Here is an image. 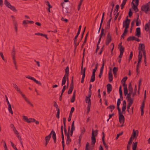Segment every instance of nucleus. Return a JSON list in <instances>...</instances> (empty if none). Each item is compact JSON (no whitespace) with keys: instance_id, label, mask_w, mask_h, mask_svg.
I'll return each mask as SVG.
<instances>
[{"instance_id":"1","label":"nucleus","mask_w":150,"mask_h":150,"mask_svg":"<svg viewBox=\"0 0 150 150\" xmlns=\"http://www.w3.org/2000/svg\"><path fill=\"white\" fill-rule=\"evenodd\" d=\"M98 134V131L96 130L94 131L93 129H92V137H91V144L94 145L96 142L95 136H96Z\"/></svg>"},{"instance_id":"2","label":"nucleus","mask_w":150,"mask_h":150,"mask_svg":"<svg viewBox=\"0 0 150 150\" xmlns=\"http://www.w3.org/2000/svg\"><path fill=\"white\" fill-rule=\"evenodd\" d=\"M23 120L28 123L35 122L36 124H38V121H36L34 119L31 118L28 119L27 116H23Z\"/></svg>"},{"instance_id":"3","label":"nucleus","mask_w":150,"mask_h":150,"mask_svg":"<svg viewBox=\"0 0 150 150\" xmlns=\"http://www.w3.org/2000/svg\"><path fill=\"white\" fill-rule=\"evenodd\" d=\"M118 114L119 115V121L120 123L122 124H123L125 121L124 117L122 114V112H121V111H118Z\"/></svg>"},{"instance_id":"4","label":"nucleus","mask_w":150,"mask_h":150,"mask_svg":"<svg viewBox=\"0 0 150 150\" xmlns=\"http://www.w3.org/2000/svg\"><path fill=\"white\" fill-rule=\"evenodd\" d=\"M142 11H144L146 13H148V11L150 10V8L147 4L143 5L141 7Z\"/></svg>"},{"instance_id":"5","label":"nucleus","mask_w":150,"mask_h":150,"mask_svg":"<svg viewBox=\"0 0 150 150\" xmlns=\"http://www.w3.org/2000/svg\"><path fill=\"white\" fill-rule=\"evenodd\" d=\"M130 20L128 19H127L126 20L124 21L123 23V27L126 28H128Z\"/></svg>"},{"instance_id":"6","label":"nucleus","mask_w":150,"mask_h":150,"mask_svg":"<svg viewBox=\"0 0 150 150\" xmlns=\"http://www.w3.org/2000/svg\"><path fill=\"white\" fill-rule=\"evenodd\" d=\"M133 92H129V93H127V96L126 97V99H127V101H133L134 98L131 97V95Z\"/></svg>"},{"instance_id":"7","label":"nucleus","mask_w":150,"mask_h":150,"mask_svg":"<svg viewBox=\"0 0 150 150\" xmlns=\"http://www.w3.org/2000/svg\"><path fill=\"white\" fill-rule=\"evenodd\" d=\"M112 38L111 37L110 33H108V34L106 40L105 42V44L106 45H108L111 42Z\"/></svg>"},{"instance_id":"8","label":"nucleus","mask_w":150,"mask_h":150,"mask_svg":"<svg viewBox=\"0 0 150 150\" xmlns=\"http://www.w3.org/2000/svg\"><path fill=\"white\" fill-rule=\"evenodd\" d=\"M145 46L143 44H139V52L140 51L141 52L142 51V52H145V50L144 49Z\"/></svg>"},{"instance_id":"9","label":"nucleus","mask_w":150,"mask_h":150,"mask_svg":"<svg viewBox=\"0 0 150 150\" xmlns=\"http://www.w3.org/2000/svg\"><path fill=\"white\" fill-rule=\"evenodd\" d=\"M126 103L125 100H124L123 102L122 107V113L123 114L125 113V110L126 109Z\"/></svg>"},{"instance_id":"10","label":"nucleus","mask_w":150,"mask_h":150,"mask_svg":"<svg viewBox=\"0 0 150 150\" xmlns=\"http://www.w3.org/2000/svg\"><path fill=\"white\" fill-rule=\"evenodd\" d=\"M67 79V81H68V77L67 76H64L62 80L61 84L62 86H63L65 84Z\"/></svg>"},{"instance_id":"11","label":"nucleus","mask_w":150,"mask_h":150,"mask_svg":"<svg viewBox=\"0 0 150 150\" xmlns=\"http://www.w3.org/2000/svg\"><path fill=\"white\" fill-rule=\"evenodd\" d=\"M139 54L138 56V62L137 64H140L141 61L142 54V52H141L140 51H139Z\"/></svg>"},{"instance_id":"12","label":"nucleus","mask_w":150,"mask_h":150,"mask_svg":"<svg viewBox=\"0 0 150 150\" xmlns=\"http://www.w3.org/2000/svg\"><path fill=\"white\" fill-rule=\"evenodd\" d=\"M141 34L140 29V28H137L136 29V33L135 35L139 37L140 36Z\"/></svg>"},{"instance_id":"13","label":"nucleus","mask_w":150,"mask_h":150,"mask_svg":"<svg viewBox=\"0 0 150 150\" xmlns=\"http://www.w3.org/2000/svg\"><path fill=\"white\" fill-rule=\"evenodd\" d=\"M108 78L110 82H111L112 80V74L111 71H110L108 74Z\"/></svg>"},{"instance_id":"14","label":"nucleus","mask_w":150,"mask_h":150,"mask_svg":"<svg viewBox=\"0 0 150 150\" xmlns=\"http://www.w3.org/2000/svg\"><path fill=\"white\" fill-rule=\"evenodd\" d=\"M107 92L108 93H109L110 92L112 91V87L110 84H108L107 85Z\"/></svg>"},{"instance_id":"15","label":"nucleus","mask_w":150,"mask_h":150,"mask_svg":"<svg viewBox=\"0 0 150 150\" xmlns=\"http://www.w3.org/2000/svg\"><path fill=\"white\" fill-rule=\"evenodd\" d=\"M51 133V134L52 133V137L53 138L54 141V142L55 143L56 142V134L53 131H52L50 133Z\"/></svg>"},{"instance_id":"16","label":"nucleus","mask_w":150,"mask_h":150,"mask_svg":"<svg viewBox=\"0 0 150 150\" xmlns=\"http://www.w3.org/2000/svg\"><path fill=\"white\" fill-rule=\"evenodd\" d=\"M118 71V69L117 67H114L113 69V72L114 75L115 77L117 76V72Z\"/></svg>"},{"instance_id":"17","label":"nucleus","mask_w":150,"mask_h":150,"mask_svg":"<svg viewBox=\"0 0 150 150\" xmlns=\"http://www.w3.org/2000/svg\"><path fill=\"white\" fill-rule=\"evenodd\" d=\"M67 139L66 142L67 144H69L71 142V139L70 138L69 134H67Z\"/></svg>"},{"instance_id":"18","label":"nucleus","mask_w":150,"mask_h":150,"mask_svg":"<svg viewBox=\"0 0 150 150\" xmlns=\"http://www.w3.org/2000/svg\"><path fill=\"white\" fill-rule=\"evenodd\" d=\"M120 99H118L117 100V109H118V111H121V110L120 108Z\"/></svg>"},{"instance_id":"19","label":"nucleus","mask_w":150,"mask_h":150,"mask_svg":"<svg viewBox=\"0 0 150 150\" xmlns=\"http://www.w3.org/2000/svg\"><path fill=\"white\" fill-rule=\"evenodd\" d=\"M16 135V137H17L18 139L19 140L22 146V147H23V141L22 139H21V136L19 135V134Z\"/></svg>"},{"instance_id":"20","label":"nucleus","mask_w":150,"mask_h":150,"mask_svg":"<svg viewBox=\"0 0 150 150\" xmlns=\"http://www.w3.org/2000/svg\"><path fill=\"white\" fill-rule=\"evenodd\" d=\"M85 129L84 127H83L82 129L81 130V133L80 136L79 137V139L80 140L81 139L82 136L83 134L85 132Z\"/></svg>"},{"instance_id":"21","label":"nucleus","mask_w":150,"mask_h":150,"mask_svg":"<svg viewBox=\"0 0 150 150\" xmlns=\"http://www.w3.org/2000/svg\"><path fill=\"white\" fill-rule=\"evenodd\" d=\"M111 19H112V18H110V19L107 22V25L105 28V29L106 30H107V29H108L110 27V23L111 21Z\"/></svg>"},{"instance_id":"22","label":"nucleus","mask_w":150,"mask_h":150,"mask_svg":"<svg viewBox=\"0 0 150 150\" xmlns=\"http://www.w3.org/2000/svg\"><path fill=\"white\" fill-rule=\"evenodd\" d=\"M13 87L15 88L18 91V92L20 93H21V92L20 91V89L18 88V86L16 85L15 84H13Z\"/></svg>"},{"instance_id":"23","label":"nucleus","mask_w":150,"mask_h":150,"mask_svg":"<svg viewBox=\"0 0 150 150\" xmlns=\"http://www.w3.org/2000/svg\"><path fill=\"white\" fill-rule=\"evenodd\" d=\"M139 3V0H133L132 2V4L133 5H135L138 6Z\"/></svg>"},{"instance_id":"24","label":"nucleus","mask_w":150,"mask_h":150,"mask_svg":"<svg viewBox=\"0 0 150 150\" xmlns=\"http://www.w3.org/2000/svg\"><path fill=\"white\" fill-rule=\"evenodd\" d=\"M51 137V133H50L48 136H47L45 137V140L47 142H49V141Z\"/></svg>"},{"instance_id":"25","label":"nucleus","mask_w":150,"mask_h":150,"mask_svg":"<svg viewBox=\"0 0 150 150\" xmlns=\"http://www.w3.org/2000/svg\"><path fill=\"white\" fill-rule=\"evenodd\" d=\"M8 110L9 112H10L12 115L13 114V112L12 110L10 104H8Z\"/></svg>"},{"instance_id":"26","label":"nucleus","mask_w":150,"mask_h":150,"mask_svg":"<svg viewBox=\"0 0 150 150\" xmlns=\"http://www.w3.org/2000/svg\"><path fill=\"white\" fill-rule=\"evenodd\" d=\"M128 90L129 92H133V89L131 86V83H130L129 85Z\"/></svg>"},{"instance_id":"27","label":"nucleus","mask_w":150,"mask_h":150,"mask_svg":"<svg viewBox=\"0 0 150 150\" xmlns=\"http://www.w3.org/2000/svg\"><path fill=\"white\" fill-rule=\"evenodd\" d=\"M86 68H84L83 69L81 70V73L82 75V76H85V73L86 71Z\"/></svg>"},{"instance_id":"28","label":"nucleus","mask_w":150,"mask_h":150,"mask_svg":"<svg viewBox=\"0 0 150 150\" xmlns=\"http://www.w3.org/2000/svg\"><path fill=\"white\" fill-rule=\"evenodd\" d=\"M128 102L127 106V109L128 110H129L130 107L132 105L133 103V101H127Z\"/></svg>"},{"instance_id":"29","label":"nucleus","mask_w":150,"mask_h":150,"mask_svg":"<svg viewBox=\"0 0 150 150\" xmlns=\"http://www.w3.org/2000/svg\"><path fill=\"white\" fill-rule=\"evenodd\" d=\"M135 39H136V38L134 36H131L129 37L127 40L128 41H129L131 40H135Z\"/></svg>"},{"instance_id":"30","label":"nucleus","mask_w":150,"mask_h":150,"mask_svg":"<svg viewBox=\"0 0 150 150\" xmlns=\"http://www.w3.org/2000/svg\"><path fill=\"white\" fill-rule=\"evenodd\" d=\"M137 145V142H136L135 143H134L132 145V149L133 150H136Z\"/></svg>"},{"instance_id":"31","label":"nucleus","mask_w":150,"mask_h":150,"mask_svg":"<svg viewBox=\"0 0 150 150\" xmlns=\"http://www.w3.org/2000/svg\"><path fill=\"white\" fill-rule=\"evenodd\" d=\"M85 100H86V103H88V104L90 103V105H91V102L90 98L86 97V98Z\"/></svg>"},{"instance_id":"32","label":"nucleus","mask_w":150,"mask_h":150,"mask_svg":"<svg viewBox=\"0 0 150 150\" xmlns=\"http://www.w3.org/2000/svg\"><path fill=\"white\" fill-rule=\"evenodd\" d=\"M69 73V68L68 67H67L65 69V74L64 76H66L68 77V74Z\"/></svg>"},{"instance_id":"33","label":"nucleus","mask_w":150,"mask_h":150,"mask_svg":"<svg viewBox=\"0 0 150 150\" xmlns=\"http://www.w3.org/2000/svg\"><path fill=\"white\" fill-rule=\"evenodd\" d=\"M74 121H73L72 123L71 131H74L75 129V127L74 125Z\"/></svg>"},{"instance_id":"34","label":"nucleus","mask_w":150,"mask_h":150,"mask_svg":"<svg viewBox=\"0 0 150 150\" xmlns=\"http://www.w3.org/2000/svg\"><path fill=\"white\" fill-rule=\"evenodd\" d=\"M136 132L138 133V131L137 130L135 131L134 130H133V134L132 136V137L133 139L136 137Z\"/></svg>"},{"instance_id":"35","label":"nucleus","mask_w":150,"mask_h":150,"mask_svg":"<svg viewBox=\"0 0 150 150\" xmlns=\"http://www.w3.org/2000/svg\"><path fill=\"white\" fill-rule=\"evenodd\" d=\"M95 74H92V75L91 77V79L90 81L91 82H93L95 81Z\"/></svg>"},{"instance_id":"36","label":"nucleus","mask_w":150,"mask_h":150,"mask_svg":"<svg viewBox=\"0 0 150 150\" xmlns=\"http://www.w3.org/2000/svg\"><path fill=\"white\" fill-rule=\"evenodd\" d=\"M137 6H138L135 5H132V7L133 8L134 10L136 12H137L138 11V9L137 7Z\"/></svg>"},{"instance_id":"37","label":"nucleus","mask_w":150,"mask_h":150,"mask_svg":"<svg viewBox=\"0 0 150 150\" xmlns=\"http://www.w3.org/2000/svg\"><path fill=\"white\" fill-rule=\"evenodd\" d=\"M15 53H16V51L15 50L14 47H13V49L12 51V52L11 53V55L12 56L13 58V57H15Z\"/></svg>"},{"instance_id":"38","label":"nucleus","mask_w":150,"mask_h":150,"mask_svg":"<svg viewBox=\"0 0 150 150\" xmlns=\"http://www.w3.org/2000/svg\"><path fill=\"white\" fill-rule=\"evenodd\" d=\"M141 22L140 20L139 19V17H138L136 20V25L137 26H139Z\"/></svg>"},{"instance_id":"39","label":"nucleus","mask_w":150,"mask_h":150,"mask_svg":"<svg viewBox=\"0 0 150 150\" xmlns=\"http://www.w3.org/2000/svg\"><path fill=\"white\" fill-rule=\"evenodd\" d=\"M119 92L120 98H122V91L121 89V87L120 86L119 88Z\"/></svg>"},{"instance_id":"40","label":"nucleus","mask_w":150,"mask_h":150,"mask_svg":"<svg viewBox=\"0 0 150 150\" xmlns=\"http://www.w3.org/2000/svg\"><path fill=\"white\" fill-rule=\"evenodd\" d=\"M126 3V1H125L124 0H123V2L121 5V9H122L123 8Z\"/></svg>"},{"instance_id":"41","label":"nucleus","mask_w":150,"mask_h":150,"mask_svg":"<svg viewBox=\"0 0 150 150\" xmlns=\"http://www.w3.org/2000/svg\"><path fill=\"white\" fill-rule=\"evenodd\" d=\"M74 88L71 87H69V90L68 92V94H70L72 92L73 89Z\"/></svg>"},{"instance_id":"42","label":"nucleus","mask_w":150,"mask_h":150,"mask_svg":"<svg viewBox=\"0 0 150 150\" xmlns=\"http://www.w3.org/2000/svg\"><path fill=\"white\" fill-rule=\"evenodd\" d=\"M90 107H91V105L90 104V103H89V104H88V106L87 107V112H86V113H87V114H88L90 111Z\"/></svg>"},{"instance_id":"43","label":"nucleus","mask_w":150,"mask_h":150,"mask_svg":"<svg viewBox=\"0 0 150 150\" xmlns=\"http://www.w3.org/2000/svg\"><path fill=\"white\" fill-rule=\"evenodd\" d=\"M4 4L7 7H8L11 5L7 0H4Z\"/></svg>"},{"instance_id":"44","label":"nucleus","mask_w":150,"mask_h":150,"mask_svg":"<svg viewBox=\"0 0 150 150\" xmlns=\"http://www.w3.org/2000/svg\"><path fill=\"white\" fill-rule=\"evenodd\" d=\"M133 138L132 137V136H131V137L129 139V141L128 142L127 145H131L133 141Z\"/></svg>"},{"instance_id":"45","label":"nucleus","mask_w":150,"mask_h":150,"mask_svg":"<svg viewBox=\"0 0 150 150\" xmlns=\"http://www.w3.org/2000/svg\"><path fill=\"white\" fill-rule=\"evenodd\" d=\"M74 45L75 46V48H76V47L79 45V42H77V39H74Z\"/></svg>"},{"instance_id":"46","label":"nucleus","mask_w":150,"mask_h":150,"mask_svg":"<svg viewBox=\"0 0 150 150\" xmlns=\"http://www.w3.org/2000/svg\"><path fill=\"white\" fill-rule=\"evenodd\" d=\"M150 25H149L148 23H146L145 26V30L147 31L149 30V27Z\"/></svg>"},{"instance_id":"47","label":"nucleus","mask_w":150,"mask_h":150,"mask_svg":"<svg viewBox=\"0 0 150 150\" xmlns=\"http://www.w3.org/2000/svg\"><path fill=\"white\" fill-rule=\"evenodd\" d=\"M124 94L125 96H126L128 93L127 88H124Z\"/></svg>"},{"instance_id":"48","label":"nucleus","mask_w":150,"mask_h":150,"mask_svg":"<svg viewBox=\"0 0 150 150\" xmlns=\"http://www.w3.org/2000/svg\"><path fill=\"white\" fill-rule=\"evenodd\" d=\"M8 7L10 8L13 11H14L16 10L15 8L13 6H11V5H10Z\"/></svg>"},{"instance_id":"49","label":"nucleus","mask_w":150,"mask_h":150,"mask_svg":"<svg viewBox=\"0 0 150 150\" xmlns=\"http://www.w3.org/2000/svg\"><path fill=\"white\" fill-rule=\"evenodd\" d=\"M124 48L122 46H121L119 48V50L120 52L123 53L124 52Z\"/></svg>"},{"instance_id":"50","label":"nucleus","mask_w":150,"mask_h":150,"mask_svg":"<svg viewBox=\"0 0 150 150\" xmlns=\"http://www.w3.org/2000/svg\"><path fill=\"white\" fill-rule=\"evenodd\" d=\"M108 108H109L111 109V112H112V111L113 109L115 108V106L114 105H111L110 106H109Z\"/></svg>"},{"instance_id":"51","label":"nucleus","mask_w":150,"mask_h":150,"mask_svg":"<svg viewBox=\"0 0 150 150\" xmlns=\"http://www.w3.org/2000/svg\"><path fill=\"white\" fill-rule=\"evenodd\" d=\"M145 102L144 100H143L142 102V105L141 107V110H143L144 108Z\"/></svg>"},{"instance_id":"52","label":"nucleus","mask_w":150,"mask_h":150,"mask_svg":"<svg viewBox=\"0 0 150 150\" xmlns=\"http://www.w3.org/2000/svg\"><path fill=\"white\" fill-rule=\"evenodd\" d=\"M38 35H40L42 36L45 37L47 39H48V38L47 37V35L45 34H44L42 33H38Z\"/></svg>"},{"instance_id":"53","label":"nucleus","mask_w":150,"mask_h":150,"mask_svg":"<svg viewBox=\"0 0 150 150\" xmlns=\"http://www.w3.org/2000/svg\"><path fill=\"white\" fill-rule=\"evenodd\" d=\"M14 29L15 30L16 32L17 33V32L18 28H17V23H16L15 22V24H14Z\"/></svg>"},{"instance_id":"54","label":"nucleus","mask_w":150,"mask_h":150,"mask_svg":"<svg viewBox=\"0 0 150 150\" xmlns=\"http://www.w3.org/2000/svg\"><path fill=\"white\" fill-rule=\"evenodd\" d=\"M103 35H104V29L103 28H102L101 30V33L100 35V37L102 38V37Z\"/></svg>"},{"instance_id":"55","label":"nucleus","mask_w":150,"mask_h":150,"mask_svg":"<svg viewBox=\"0 0 150 150\" xmlns=\"http://www.w3.org/2000/svg\"><path fill=\"white\" fill-rule=\"evenodd\" d=\"M54 106L57 108V110H58V109H59L58 108V105L56 102H54Z\"/></svg>"},{"instance_id":"56","label":"nucleus","mask_w":150,"mask_h":150,"mask_svg":"<svg viewBox=\"0 0 150 150\" xmlns=\"http://www.w3.org/2000/svg\"><path fill=\"white\" fill-rule=\"evenodd\" d=\"M13 131L16 135L18 134L19 133L17 130L16 129V128H14V129H13Z\"/></svg>"},{"instance_id":"57","label":"nucleus","mask_w":150,"mask_h":150,"mask_svg":"<svg viewBox=\"0 0 150 150\" xmlns=\"http://www.w3.org/2000/svg\"><path fill=\"white\" fill-rule=\"evenodd\" d=\"M57 110V114L56 115V117L58 118H59V109H58V110Z\"/></svg>"},{"instance_id":"58","label":"nucleus","mask_w":150,"mask_h":150,"mask_svg":"<svg viewBox=\"0 0 150 150\" xmlns=\"http://www.w3.org/2000/svg\"><path fill=\"white\" fill-rule=\"evenodd\" d=\"M25 101L28 103V104L30 105L31 106H33L32 104L30 102L29 100L27 98L25 99Z\"/></svg>"},{"instance_id":"59","label":"nucleus","mask_w":150,"mask_h":150,"mask_svg":"<svg viewBox=\"0 0 150 150\" xmlns=\"http://www.w3.org/2000/svg\"><path fill=\"white\" fill-rule=\"evenodd\" d=\"M75 96H72V98L71 100V103H73L75 100Z\"/></svg>"},{"instance_id":"60","label":"nucleus","mask_w":150,"mask_h":150,"mask_svg":"<svg viewBox=\"0 0 150 150\" xmlns=\"http://www.w3.org/2000/svg\"><path fill=\"white\" fill-rule=\"evenodd\" d=\"M81 25H80L79 26V27L78 31V32L77 33L78 35V34H79L80 33V31H81Z\"/></svg>"},{"instance_id":"61","label":"nucleus","mask_w":150,"mask_h":150,"mask_svg":"<svg viewBox=\"0 0 150 150\" xmlns=\"http://www.w3.org/2000/svg\"><path fill=\"white\" fill-rule=\"evenodd\" d=\"M127 79V77H125L122 79V81L123 82V83H125V81H126Z\"/></svg>"},{"instance_id":"62","label":"nucleus","mask_w":150,"mask_h":150,"mask_svg":"<svg viewBox=\"0 0 150 150\" xmlns=\"http://www.w3.org/2000/svg\"><path fill=\"white\" fill-rule=\"evenodd\" d=\"M132 56H133L132 52H130V54L129 58V61H130L132 57Z\"/></svg>"},{"instance_id":"63","label":"nucleus","mask_w":150,"mask_h":150,"mask_svg":"<svg viewBox=\"0 0 150 150\" xmlns=\"http://www.w3.org/2000/svg\"><path fill=\"white\" fill-rule=\"evenodd\" d=\"M46 5L48 6L49 8L52 7V6L50 4L49 2L48 1H47L46 2Z\"/></svg>"},{"instance_id":"64","label":"nucleus","mask_w":150,"mask_h":150,"mask_svg":"<svg viewBox=\"0 0 150 150\" xmlns=\"http://www.w3.org/2000/svg\"><path fill=\"white\" fill-rule=\"evenodd\" d=\"M131 145H127V150H130Z\"/></svg>"}]
</instances>
